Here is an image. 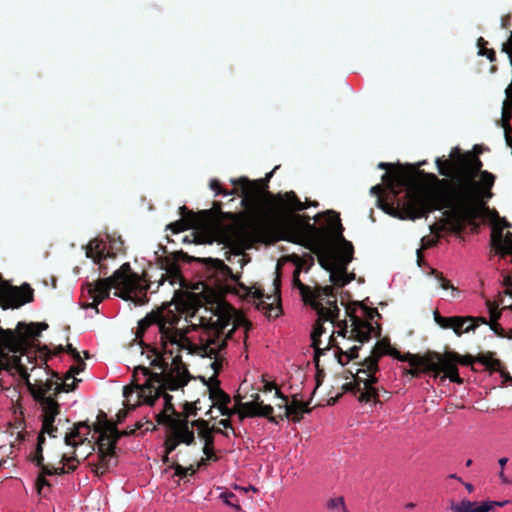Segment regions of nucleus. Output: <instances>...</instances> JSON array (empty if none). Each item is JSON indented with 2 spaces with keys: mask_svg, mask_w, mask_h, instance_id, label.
<instances>
[{
  "mask_svg": "<svg viewBox=\"0 0 512 512\" xmlns=\"http://www.w3.org/2000/svg\"><path fill=\"white\" fill-rule=\"evenodd\" d=\"M180 310L179 304H168L148 313L138 322L136 338L143 343L151 342L160 346L161 351L154 360L160 372H150L143 366L136 367L131 384L123 388L124 405L129 409L142 404L159 406L160 410L155 415L157 423L169 429L165 440L167 453L174 451L181 443L192 444L197 432L206 456L198 463V467H201L206 460H216L212 430L203 420L189 422L185 418L175 417L172 396L168 394V391L182 389L190 379L180 353L185 351L209 358L215 376L222 368L229 342L234 335L246 338L249 326L243 316L230 306L211 312L195 307L186 312V325H180Z\"/></svg>",
  "mask_w": 512,
  "mask_h": 512,
  "instance_id": "1",
  "label": "nucleus"
},
{
  "mask_svg": "<svg viewBox=\"0 0 512 512\" xmlns=\"http://www.w3.org/2000/svg\"><path fill=\"white\" fill-rule=\"evenodd\" d=\"M287 260L293 264L292 278L290 281L293 293H298L305 304L317 313V322L311 333L312 346L314 348V361L316 366L319 363L320 355L325 350L335 347L334 355L338 357L341 365L347 364L357 357L359 345H351V341L363 343L368 341L372 335H376L377 329L370 320L362 319L352 315L347 321L335 323L340 309L337 306L336 296L332 287L313 289L300 279L302 272L307 273L314 263L310 254L302 256L292 254Z\"/></svg>",
  "mask_w": 512,
  "mask_h": 512,
  "instance_id": "2",
  "label": "nucleus"
},
{
  "mask_svg": "<svg viewBox=\"0 0 512 512\" xmlns=\"http://www.w3.org/2000/svg\"><path fill=\"white\" fill-rule=\"evenodd\" d=\"M482 162L472 158L468 165V176L456 187L454 198L461 215L465 218H474L484 208L493 194L491 189L495 176L488 171H480Z\"/></svg>",
  "mask_w": 512,
  "mask_h": 512,
  "instance_id": "3",
  "label": "nucleus"
},
{
  "mask_svg": "<svg viewBox=\"0 0 512 512\" xmlns=\"http://www.w3.org/2000/svg\"><path fill=\"white\" fill-rule=\"evenodd\" d=\"M111 288L115 289V296L130 300L136 305L144 304L147 301L148 285L137 273L131 271L128 263H124L109 278L100 279L95 283H87V293L92 299L89 306L97 308V305L109 296Z\"/></svg>",
  "mask_w": 512,
  "mask_h": 512,
  "instance_id": "4",
  "label": "nucleus"
},
{
  "mask_svg": "<svg viewBox=\"0 0 512 512\" xmlns=\"http://www.w3.org/2000/svg\"><path fill=\"white\" fill-rule=\"evenodd\" d=\"M212 266L210 268V276H214L219 280L231 278L235 281V292L240 297L252 302L256 308L262 311L267 317H278L280 314V289L279 279L275 278L273 283V292L265 294L262 289L256 286H246L237 281L232 273L231 268L218 259H211Z\"/></svg>",
  "mask_w": 512,
  "mask_h": 512,
  "instance_id": "5",
  "label": "nucleus"
},
{
  "mask_svg": "<svg viewBox=\"0 0 512 512\" xmlns=\"http://www.w3.org/2000/svg\"><path fill=\"white\" fill-rule=\"evenodd\" d=\"M327 223L328 229L340 243L337 248L328 251L326 255H321L320 263L329 271L330 281L338 287H343L354 278V276L347 274V265L351 262L353 256V246L342 236V226L338 214L328 212Z\"/></svg>",
  "mask_w": 512,
  "mask_h": 512,
  "instance_id": "6",
  "label": "nucleus"
},
{
  "mask_svg": "<svg viewBox=\"0 0 512 512\" xmlns=\"http://www.w3.org/2000/svg\"><path fill=\"white\" fill-rule=\"evenodd\" d=\"M407 200L404 204L405 217L402 219L415 220L426 217L429 212L441 208V199L433 191H409L406 194Z\"/></svg>",
  "mask_w": 512,
  "mask_h": 512,
  "instance_id": "7",
  "label": "nucleus"
},
{
  "mask_svg": "<svg viewBox=\"0 0 512 512\" xmlns=\"http://www.w3.org/2000/svg\"><path fill=\"white\" fill-rule=\"evenodd\" d=\"M400 359L403 362L410 363L412 366H423L425 370L434 372L435 377H437L440 372H444V375L441 376V381L448 378L451 382L462 383V379L458 375L456 365L447 359L438 358L437 360H433L431 358L421 357L411 353H408L405 357Z\"/></svg>",
  "mask_w": 512,
  "mask_h": 512,
  "instance_id": "8",
  "label": "nucleus"
},
{
  "mask_svg": "<svg viewBox=\"0 0 512 512\" xmlns=\"http://www.w3.org/2000/svg\"><path fill=\"white\" fill-rule=\"evenodd\" d=\"M118 438V431L112 426H108L103 430H95L93 432L92 440L97 443L98 456L102 469L109 468Z\"/></svg>",
  "mask_w": 512,
  "mask_h": 512,
  "instance_id": "9",
  "label": "nucleus"
},
{
  "mask_svg": "<svg viewBox=\"0 0 512 512\" xmlns=\"http://www.w3.org/2000/svg\"><path fill=\"white\" fill-rule=\"evenodd\" d=\"M32 300L33 290L28 284L17 287L5 281L0 282V304L4 309L18 308Z\"/></svg>",
  "mask_w": 512,
  "mask_h": 512,
  "instance_id": "10",
  "label": "nucleus"
},
{
  "mask_svg": "<svg viewBox=\"0 0 512 512\" xmlns=\"http://www.w3.org/2000/svg\"><path fill=\"white\" fill-rule=\"evenodd\" d=\"M435 322L443 329H452L453 332L461 336L464 333L474 331L479 324H488L484 317L472 316H441L437 311L434 312Z\"/></svg>",
  "mask_w": 512,
  "mask_h": 512,
  "instance_id": "11",
  "label": "nucleus"
},
{
  "mask_svg": "<svg viewBox=\"0 0 512 512\" xmlns=\"http://www.w3.org/2000/svg\"><path fill=\"white\" fill-rule=\"evenodd\" d=\"M391 355L398 360L402 361L400 358L405 357L408 353L401 355L396 349H393L390 347L389 344L385 342H378L373 350V354L365 360V369H362L360 373L365 374L367 378L365 381V386L369 390V392H372L371 385L374 384L377 381V378L374 376L375 372L378 369V359L379 357L383 355Z\"/></svg>",
  "mask_w": 512,
  "mask_h": 512,
  "instance_id": "12",
  "label": "nucleus"
},
{
  "mask_svg": "<svg viewBox=\"0 0 512 512\" xmlns=\"http://www.w3.org/2000/svg\"><path fill=\"white\" fill-rule=\"evenodd\" d=\"M508 501H483L478 503L468 499H463L459 502L452 501L450 503L451 512H490L495 507H502L507 504Z\"/></svg>",
  "mask_w": 512,
  "mask_h": 512,
  "instance_id": "13",
  "label": "nucleus"
},
{
  "mask_svg": "<svg viewBox=\"0 0 512 512\" xmlns=\"http://www.w3.org/2000/svg\"><path fill=\"white\" fill-rule=\"evenodd\" d=\"M86 256L95 264L101 265L102 261L115 256L110 242L94 239L86 247Z\"/></svg>",
  "mask_w": 512,
  "mask_h": 512,
  "instance_id": "14",
  "label": "nucleus"
},
{
  "mask_svg": "<svg viewBox=\"0 0 512 512\" xmlns=\"http://www.w3.org/2000/svg\"><path fill=\"white\" fill-rule=\"evenodd\" d=\"M259 396L253 401L241 403L239 407L240 418L243 417H269L270 422H275L274 417L270 415L273 413V407L271 405H265L262 402H258Z\"/></svg>",
  "mask_w": 512,
  "mask_h": 512,
  "instance_id": "15",
  "label": "nucleus"
},
{
  "mask_svg": "<svg viewBox=\"0 0 512 512\" xmlns=\"http://www.w3.org/2000/svg\"><path fill=\"white\" fill-rule=\"evenodd\" d=\"M210 399L212 400V406L209 411L211 415L215 409L222 416H231L234 413V410L228 406L231 402L230 396L220 388L210 389Z\"/></svg>",
  "mask_w": 512,
  "mask_h": 512,
  "instance_id": "16",
  "label": "nucleus"
},
{
  "mask_svg": "<svg viewBox=\"0 0 512 512\" xmlns=\"http://www.w3.org/2000/svg\"><path fill=\"white\" fill-rule=\"evenodd\" d=\"M81 371L79 367H72L62 378L57 373L54 376V385L51 396L60 392H70L76 387L77 379L75 377Z\"/></svg>",
  "mask_w": 512,
  "mask_h": 512,
  "instance_id": "17",
  "label": "nucleus"
},
{
  "mask_svg": "<svg viewBox=\"0 0 512 512\" xmlns=\"http://www.w3.org/2000/svg\"><path fill=\"white\" fill-rule=\"evenodd\" d=\"M492 245L495 249L496 254L503 256H509L512 262V233L508 232L505 236L501 232L493 231L492 233Z\"/></svg>",
  "mask_w": 512,
  "mask_h": 512,
  "instance_id": "18",
  "label": "nucleus"
},
{
  "mask_svg": "<svg viewBox=\"0 0 512 512\" xmlns=\"http://www.w3.org/2000/svg\"><path fill=\"white\" fill-rule=\"evenodd\" d=\"M91 429L89 425L84 422H80L72 429V431L65 436V442L70 446H77L79 444L84 443L85 441H89V436H92Z\"/></svg>",
  "mask_w": 512,
  "mask_h": 512,
  "instance_id": "19",
  "label": "nucleus"
},
{
  "mask_svg": "<svg viewBox=\"0 0 512 512\" xmlns=\"http://www.w3.org/2000/svg\"><path fill=\"white\" fill-rule=\"evenodd\" d=\"M233 184L241 185V193L244 196V201L256 202L261 196V186L257 182L248 181L246 178L238 180H231Z\"/></svg>",
  "mask_w": 512,
  "mask_h": 512,
  "instance_id": "20",
  "label": "nucleus"
},
{
  "mask_svg": "<svg viewBox=\"0 0 512 512\" xmlns=\"http://www.w3.org/2000/svg\"><path fill=\"white\" fill-rule=\"evenodd\" d=\"M66 460H67V463H63L62 465H60L58 467H49V466L43 467V470H42L43 475L38 478L39 493L42 492V489L44 488V486H49V483L44 478V475H59V474H63L65 472L75 469L76 465L74 463V460L72 458H67Z\"/></svg>",
  "mask_w": 512,
  "mask_h": 512,
  "instance_id": "21",
  "label": "nucleus"
},
{
  "mask_svg": "<svg viewBox=\"0 0 512 512\" xmlns=\"http://www.w3.org/2000/svg\"><path fill=\"white\" fill-rule=\"evenodd\" d=\"M383 181H385L391 190L394 191V185L405 186L407 184V176L403 172L385 173L383 175Z\"/></svg>",
  "mask_w": 512,
  "mask_h": 512,
  "instance_id": "22",
  "label": "nucleus"
},
{
  "mask_svg": "<svg viewBox=\"0 0 512 512\" xmlns=\"http://www.w3.org/2000/svg\"><path fill=\"white\" fill-rule=\"evenodd\" d=\"M276 396L282 400V404H279V407H283L285 409L286 415L298 414L303 409V404L293 401L292 404H288L286 397L282 396L279 390H276Z\"/></svg>",
  "mask_w": 512,
  "mask_h": 512,
  "instance_id": "23",
  "label": "nucleus"
},
{
  "mask_svg": "<svg viewBox=\"0 0 512 512\" xmlns=\"http://www.w3.org/2000/svg\"><path fill=\"white\" fill-rule=\"evenodd\" d=\"M326 507L330 512H349L342 496L330 498L327 501Z\"/></svg>",
  "mask_w": 512,
  "mask_h": 512,
  "instance_id": "24",
  "label": "nucleus"
},
{
  "mask_svg": "<svg viewBox=\"0 0 512 512\" xmlns=\"http://www.w3.org/2000/svg\"><path fill=\"white\" fill-rule=\"evenodd\" d=\"M226 254H229L226 257L227 260L232 264H238L240 268H243L244 265L247 263L245 255L243 254L242 250L238 247L230 248V250L226 252Z\"/></svg>",
  "mask_w": 512,
  "mask_h": 512,
  "instance_id": "25",
  "label": "nucleus"
},
{
  "mask_svg": "<svg viewBox=\"0 0 512 512\" xmlns=\"http://www.w3.org/2000/svg\"><path fill=\"white\" fill-rule=\"evenodd\" d=\"M486 306L490 314V327L492 330L496 331V320L500 318L505 312H508V309L503 308L500 312H498L496 306L489 300L486 301Z\"/></svg>",
  "mask_w": 512,
  "mask_h": 512,
  "instance_id": "26",
  "label": "nucleus"
},
{
  "mask_svg": "<svg viewBox=\"0 0 512 512\" xmlns=\"http://www.w3.org/2000/svg\"><path fill=\"white\" fill-rule=\"evenodd\" d=\"M219 499L227 506L232 507L236 511L241 510V506L236 495L230 491H223L219 495Z\"/></svg>",
  "mask_w": 512,
  "mask_h": 512,
  "instance_id": "27",
  "label": "nucleus"
},
{
  "mask_svg": "<svg viewBox=\"0 0 512 512\" xmlns=\"http://www.w3.org/2000/svg\"><path fill=\"white\" fill-rule=\"evenodd\" d=\"M286 200L288 206L295 211H302L306 209V205L302 203L299 199H297L296 195L293 192L286 194Z\"/></svg>",
  "mask_w": 512,
  "mask_h": 512,
  "instance_id": "28",
  "label": "nucleus"
},
{
  "mask_svg": "<svg viewBox=\"0 0 512 512\" xmlns=\"http://www.w3.org/2000/svg\"><path fill=\"white\" fill-rule=\"evenodd\" d=\"M438 171L441 175L451 176L453 173V165L449 160L442 161L440 158L436 159Z\"/></svg>",
  "mask_w": 512,
  "mask_h": 512,
  "instance_id": "29",
  "label": "nucleus"
},
{
  "mask_svg": "<svg viewBox=\"0 0 512 512\" xmlns=\"http://www.w3.org/2000/svg\"><path fill=\"white\" fill-rule=\"evenodd\" d=\"M187 228V223L184 220H178L167 226V229L171 230L173 233H179Z\"/></svg>",
  "mask_w": 512,
  "mask_h": 512,
  "instance_id": "30",
  "label": "nucleus"
},
{
  "mask_svg": "<svg viewBox=\"0 0 512 512\" xmlns=\"http://www.w3.org/2000/svg\"><path fill=\"white\" fill-rule=\"evenodd\" d=\"M484 43H485V42H484L483 38H480V39L478 40V46H479L478 54H479V55H486V56H487V58H488L490 61H493V60H494V58H495V52H494L493 50H488V49L484 48V47L482 46V44H484Z\"/></svg>",
  "mask_w": 512,
  "mask_h": 512,
  "instance_id": "31",
  "label": "nucleus"
},
{
  "mask_svg": "<svg viewBox=\"0 0 512 512\" xmlns=\"http://www.w3.org/2000/svg\"><path fill=\"white\" fill-rule=\"evenodd\" d=\"M438 282H439V285L442 289H451L452 290V293H451V297L452 298H455L456 295L458 294V291L453 287V285L450 284V282L448 280H446L445 278L443 277H438Z\"/></svg>",
  "mask_w": 512,
  "mask_h": 512,
  "instance_id": "32",
  "label": "nucleus"
},
{
  "mask_svg": "<svg viewBox=\"0 0 512 512\" xmlns=\"http://www.w3.org/2000/svg\"><path fill=\"white\" fill-rule=\"evenodd\" d=\"M196 471V469L193 467V466H189V467H182V466H177L176 469H175V474L180 476V477H185L186 475H192L194 474Z\"/></svg>",
  "mask_w": 512,
  "mask_h": 512,
  "instance_id": "33",
  "label": "nucleus"
},
{
  "mask_svg": "<svg viewBox=\"0 0 512 512\" xmlns=\"http://www.w3.org/2000/svg\"><path fill=\"white\" fill-rule=\"evenodd\" d=\"M411 369L408 371L409 374H411L413 377L418 376L420 369L423 371H426L423 366H412L410 363Z\"/></svg>",
  "mask_w": 512,
  "mask_h": 512,
  "instance_id": "34",
  "label": "nucleus"
},
{
  "mask_svg": "<svg viewBox=\"0 0 512 512\" xmlns=\"http://www.w3.org/2000/svg\"><path fill=\"white\" fill-rule=\"evenodd\" d=\"M209 186L216 194L219 190H222L219 181L216 179L210 180Z\"/></svg>",
  "mask_w": 512,
  "mask_h": 512,
  "instance_id": "35",
  "label": "nucleus"
},
{
  "mask_svg": "<svg viewBox=\"0 0 512 512\" xmlns=\"http://www.w3.org/2000/svg\"><path fill=\"white\" fill-rule=\"evenodd\" d=\"M263 389L265 392H271L273 390H275V391L277 390L274 383L268 382V381H265Z\"/></svg>",
  "mask_w": 512,
  "mask_h": 512,
  "instance_id": "36",
  "label": "nucleus"
},
{
  "mask_svg": "<svg viewBox=\"0 0 512 512\" xmlns=\"http://www.w3.org/2000/svg\"><path fill=\"white\" fill-rule=\"evenodd\" d=\"M236 189H232L231 191H226V190H219L217 192V195H223V196H229V195H234L236 194Z\"/></svg>",
  "mask_w": 512,
  "mask_h": 512,
  "instance_id": "37",
  "label": "nucleus"
},
{
  "mask_svg": "<svg viewBox=\"0 0 512 512\" xmlns=\"http://www.w3.org/2000/svg\"><path fill=\"white\" fill-rule=\"evenodd\" d=\"M501 377L503 378V383L512 382V376L504 371H501Z\"/></svg>",
  "mask_w": 512,
  "mask_h": 512,
  "instance_id": "38",
  "label": "nucleus"
},
{
  "mask_svg": "<svg viewBox=\"0 0 512 512\" xmlns=\"http://www.w3.org/2000/svg\"><path fill=\"white\" fill-rule=\"evenodd\" d=\"M490 366H491V368H492L493 370H500V368H501V363H500V361H499V360H492V362H491V365H490Z\"/></svg>",
  "mask_w": 512,
  "mask_h": 512,
  "instance_id": "39",
  "label": "nucleus"
},
{
  "mask_svg": "<svg viewBox=\"0 0 512 512\" xmlns=\"http://www.w3.org/2000/svg\"><path fill=\"white\" fill-rule=\"evenodd\" d=\"M382 191V188L380 185L373 186L370 190L371 194L379 195Z\"/></svg>",
  "mask_w": 512,
  "mask_h": 512,
  "instance_id": "40",
  "label": "nucleus"
},
{
  "mask_svg": "<svg viewBox=\"0 0 512 512\" xmlns=\"http://www.w3.org/2000/svg\"><path fill=\"white\" fill-rule=\"evenodd\" d=\"M219 425H221L223 428H231L230 421L228 419L220 420Z\"/></svg>",
  "mask_w": 512,
  "mask_h": 512,
  "instance_id": "41",
  "label": "nucleus"
},
{
  "mask_svg": "<svg viewBox=\"0 0 512 512\" xmlns=\"http://www.w3.org/2000/svg\"><path fill=\"white\" fill-rule=\"evenodd\" d=\"M197 240V236L196 235H192V239L189 238V236H184L182 241L183 242H188V243H192V242H195Z\"/></svg>",
  "mask_w": 512,
  "mask_h": 512,
  "instance_id": "42",
  "label": "nucleus"
},
{
  "mask_svg": "<svg viewBox=\"0 0 512 512\" xmlns=\"http://www.w3.org/2000/svg\"><path fill=\"white\" fill-rule=\"evenodd\" d=\"M68 349L71 352L73 357L80 358L79 353L76 351V349L72 348L71 345H68Z\"/></svg>",
  "mask_w": 512,
  "mask_h": 512,
  "instance_id": "43",
  "label": "nucleus"
},
{
  "mask_svg": "<svg viewBox=\"0 0 512 512\" xmlns=\"http://www.w3.org/2000/svg\"><path fill=\"white\" fill-rule=\"evenodd\" d=\"M508 462V458L507 457H502L498 460V463L501 467H504L506 465V463Z\"/></svg>",
  "mask_w": 512,
  "mask_h": 512,
  "instance_id": "44",
  "label": "nucleus"
},
{
  "mask_svg": "<svg viewBox=\"0 0 512 512\" xmlns=\"http://www.w3.org/2000/svg\"><path fill=\"white\" fill-rule=\"evenodd\" d=\"M510 224L505 220V219H502L501 220V225L499 224V228L502 229V228H507L509 227Z\"/></svg>",
  "mask_w": 512,
  "mask_h": 512,
  "instance_id": "45",
  "label": "nucleus"
},
{
  "mask_svg": "<svg viewBox=\"0 0 512 512\" xmlns=\"http://www.w3.org/2000/svg\"><path fill=\"white\" fill-rule=\"evenodd\" d=\"M499 477H500L502 483H508V480H507L506 476L504 475L503 471L500 472Z\"/></svg>",
  "mask_w": 512,
  "mask_h": 512,
  "instance_id": "46",
  "label": "nucleus"
},
{
  "mask_svg": "<svg viewBox=\"0 0 512 512\" xmlns=\"http://www.w3.org/2000/svg\"><path fill=\"white\" fill-rule=\"evenodd\" d=\"M465 488L467 489L468 492H472L473 491V485L470 484V483H465Z\"/></svg>",
  "mask_w": 512,
  "mask_h": 512,
  "instance_id": "47",
  "label": "nucleus"
},
{
  "mask_svg": "<svg viewBox=\"0 0 512 512\" xmlns=\"http://www.w3.org/2000/svg\"><path fill=\"white\" fill-rule=\"evenodd\" d=\"M388 166H389V164L385 163V162H381V163L378 164V167L380 169H386Z\"/></svg>",
  "mask_w": 512,
  "mask_h": 512,
  "instance_id": "48",
  "label": "nucleus"
},
{
  "mask_svg": "<svg viewBox=\"0 0 512 512\" xmlns=\"http://www.w3.org/2000/svg\"><path fill=\"white\" fill-rule=\"evenodd\" d=\"M374 315H379L377 311H370L368 313L369 319L372 320Z\"/></svg>",
  "mask_w": 512,
  "mask_h": 512,
  "instance_id": "49",
  "label": "nucleus"
},
{
  "mask_svg": "<svg viewBox=\"0 0 512 512\" xmlns=\"http://www.w3.org/2000/svg\"><path fill=\"white\" fill-rule=\"evenodd\" d=\"M449 478H451V479H456V480H458L459 482H462V479H461L460 477H458L456 474H451V475H449Z\"/></svg>",
  "mask_w": 512,
  "mask_h": 512,
  "instance_id": "50",
  "label": "nucleus"
},
{
  "mask_svg": "<svg viewBox=\"0 0 512 512\" xmlns=\"http://www.w3.org/2000/svg\"><path fill=\"white\" fill-rule=\"evenodd\" d=\"M240 489H241V490H244V491H251V490L256 491V489H255V487H254V486H249L248 488H243V487H241Z\"/></svg>",
  "mask_w": 512,
  "mask_h": 512,
  "instance_id": "51",
  "label": "nucleus"
},
{
  "mask_svg": "<svg viewBox=\"0 0 512 512\" xmlns=\"http://www.w3.org/2000/svg\"><path fill=\"white\" fill-rule=\"evenodd\" d=\"M219 241L223 243H229L230 240L226 236H223L219 239Z\"/></svg>",
  "mask_w": 512,
  "mask_h": 512,
  "instance_id": "52",
  "label": "nucleus"
},
{
  "mask_svg": "<svg viewBox=\"0 0 512 512\" xmlns=\"http://www.w3.org/2000/svg\"><path fill=\"white\" fill-rule=\"evenodd\" d=\"M380 207H381L385 212H387L388 214H391V215H392V212H391L387 207H385V206H383V205H380Z\"/></svg>",
  "mask_w": 512,
  "mask_h": 512,
  "instance_id": "53",
  "label": "nucleus"
},
{
  "mask_svg": "<svg viewBox=\"0 0 512 512\" xmlns=\"http://www.w3.org/2000/svg\"><path fill=\"white\" fill-rule=\"evenodd\" d=\"M417 257H418V262H419L421 259V249L417 250Z\"/></svg>",
  "mask_w": 512,
  "mask_h": 512,
  "instance_id": "54",
  "label": "nucleus"
},
{
  "mask_svg": "<svg viewBox=\"0 0 512 512\" xmlns=\"http://www.w3.org/2000/svg\"><path fill=\"white\" fill-rule=\"evenodd\" d=\"M471 463H472V460H471V459H468V460L466 461V466H470V465H471Z\"/></svg>",
  "mask_w": 512,
  "mask_h": 512,
  "instance_id": "55",
  "label": "nucleus"
},
{
  "mask_svg": "<svg viewBox=\"0 0 512 512\" xmlns=\"http://www.w3.org/2000/svg\"><path fill=\"white\" fill-rule=\"evenodd\" d=\"M175 280L174 278L170 281V284H174Z\"/></svg>",
  "mask_w": 512,
  "mask_h": 512,
  "instance_id": "56",
  "label": "nucleus"
},
{
  "mask_svg": "<svg viewBox=\"0 0 512 512\" xmlns=\"http://www.w3.org/2000/svg\"><path fill=\"white\" fill-rule=\"evenodd\" d=\"M511 313H512V310H511Z\"/></svg>",
  "mask_w": 512,
  "mask_h": 512,
  "instance_id": "57",
  "label": "nucleus"
}]
</instances>
